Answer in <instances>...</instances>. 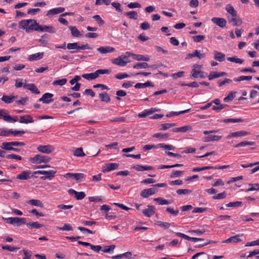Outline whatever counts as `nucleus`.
I'll list each match as a JSON object with an SVG mask.
<instances>
[{
  "label": "nucleus",
  "instance_id": "f257e3e1",
  "mask_svg": "<svg viewBox=\"0 0 259 259\" xmlns=\"http://www.w3.org/2000/svg\"><path fill=\"white\" fill-rule=\"evenodd\" d=\"M19 28L25 30L27 33L33 31L39 32L46 31L50 33H55L54 28L52 26L40 25L36 21L33 19L22 20L19 23Z\"/></svg>",
  "mask_w": 259,
  "mask_h": 259
},
{
  "label": "nucleus",
  "instance_id": "f03ea898",
  "mask_svg": "<svg viewBox=\"0 0 259 259\" xmlns=\"http://www.w3.org/2000/svg\"><path fill=\"white\" fill-rule=\"evenodd\" d=\"M56 170H38L34 172V174H39L45 175L41 176L40 179L42 180H51L55 177V174L56 173Z\"/></svg>",
  "mask_w": 259,
  "mask_h": 259
},
{
  "label": "nucleus",
  "instance_id": "7ed1b4c3",
  "mask_svg": "<svg viewBox=\"0 0 259 259\" xmlns=\"http://www.w3.org/2000/svg\"><path fill=\"white\" fill-rule=\"evenodd\" d=\"M51 160V158L40 154L36 155L33 157L30 158V161L33 163H48Z\"/></svg>",
  "mask_w": 259,
  "mask_h": 259
},
{
  "label": "nucleus",
  "instance_id": "20e7f679",
  "mask_svg": "<svg viewBox=\"0 0 259 259\" xmlns=\"http://www.w3.org/2000/svg\"><path fill=\"white\" fill-rule=\"evenodd\" d=\"M7 223L19 226L20 224H26V219L24 218L11 217L5 219Z\"/></svg>",
  "mask_w": 259,
  "mask_h": 259
},
{
  "label": "nucleus",
  "instance_id": "39448f33",
  "mask_svg": "<svg viewBox=\"0 0 259 259\" xmlns=\"http://www.w3.org/2000/svg\"><path fill=\"white\" fill-rule=\"evenodd\" d=\"M127 57L126 56H121L116 58L113 59L111 62L113 64L120 66H124L128 63Z\"/></svg>",
  "mask_w": 259,
  "mask_h": 259
},
{
  "label": "nucleus",
  "instance_id": "423d86ee",
  "mask_svg": "<svg viewBox=\"0 0 259 259\" xmlns=\"http://www.w3.org/2000/svg\"><path fill=\"white\" fill-rule=\"evenodd\" d=\"M37 150L42 153L50 154L54 151L55 148L53 146L50 145H40L37 147Z\"/></svg>",
  "mask_w": 259,
  "mask_h": 259
},
{
  "label": "nucleus",
  "instance_id": "0eeeda50",
  "mask_svg": "<svg viewBox=\"0 0 259 259\" xmlns=\"http://www.w3.org/2000/svg\"><path fill=\"white\" fill-rule=\"evenodd\" d=\"M157 191L158 190L155 188L144 189L141 192L140 195L142 197L146 198L155 194Z\"/></svg>",
  "mask_w": 259,
  "mask_h": 259
},
{
  "label": "nucleus",
  "instance_id": "6e6552de",
  "mask_svg": "<svg viewBox=\"0 0 259 259\" xmlns=\"http://www.w3.org/2000/svg\"><path fill=\"white\" fill-rule=\"evenodd\" d=\"M243 234H238L235 236H232L228 239L222 241L223 243H237L242 241L241 237Z\"/></svg>",
  "mask_w": 259,
  "mask_h": 259
},
{
  "label": "nucleus",
  "instance_id": "1a4fd4ad",
  "mask_svg": "<svg viewBox=\"0 0 259 259\" xmlns=\"http://www.w3.org/2000/svg\"><path fill=\"white\" fill-rule=\"evenodd\" d=\"M201 67L200 65L196 64L193 66L192 71V76L194 78H204L205 76L203 75V72L201 71L197 70L196 69H199Z\"/></svg>",
  "mask_w": 259,
  "mask_h": 259
},
{
  "label": "nucleus",
  "instance_id": "9d476101",
  "mask_svg": "<svg viewBox=\"0 0 259 259\" xmlns=\"http://www.w3.org/2000/svg\"><path fill=\"white\" fill-rule=\"evenodd\" d=\"M53 97V95L52 94L47 93L44 94L42 97L39 99L38 101L45 104H49L53 101V99H51Z\"/></svg>",
  "mask_w": 259,
  "mask_h": 259
},
{
  "label": "nucleus",
  "instance_id": "9b49d317",
  "mask_svg": "<svg viewBox=\"0 0 259 259\" xmlns=\"http://www.w3.org/2000/svg\"><path fill=\"white\" fill-rule=\"evenodd\" d=\"M68 193L72 195H74L76 200H82L85 197V194L84 192H77L76 191L70 189Z\"/></svg>",
  "mask_w": 259,
  "mask_h": 259
},
{
  "label": "nucleus",
  "instance_id": "f8f14e48",
  "mask_svg": "<svg viewBox=\"0 0 259 259\" xmlns=\"http://www.w3.org/2000/svg\"><path fill=\"white\" fill-rule=\"evenodd\" d=\"M143 214L147 217H150L155 213V208L153 205H148L147 208L142 210Z\"/></svg>",
  "mask_w": 259,
  "mask_h": 259
},
{
  "label": "nucleus",
  "instance_id": "ddd939ff",
  "mask_svg": "<svg viewBox=\"0 0 259 259\" xmlns=\"http://www.w3.org/2000/svg\"><path fill=\"white\" fill-rule=\"evenodd\" d=\"M250 135V133L246 132L245 131H240L236 132L231 133L229 134L227 138L230 139L232 137H244Z\"/></svg>",
  "mask_w": 259,
  "mask_h": 259
},
{
  "label": "nucleus",
  "instance_id": "4468645a",
  "mask_svg": "<svg viewBox=\"0 0 259 259\" xmlns=\"http://www.w3.org/2000/svg\"><path fill=\"white\" fill-rule=\"evenodd\" d=\"M211 21L220 27H224L227 23L226 20L224 18L213 17L211 19Z\"/></svg>",
  "mask_w": 259,
  "mask_h": 259
},
{
  "label": "nucleus",
  "instance_id": "2eb2a0df",
  "mask_svg": "<svg viewBox=\"0 0 259 259\" xmlns=\"http://www.w3.org/2000/svg\"><path fill=\"white\" fill-rule=\"evenodd\" d=\"M97 50L102 54H105L115 51V49L110 46L100 47Z\"/></svg>",
  "mask_w": 259,
  "mask_h": 259
},
{
  "label": "nucleus",
  "instance_id": "dca6fc26",
  "mask_svg": "<svg viewBox=\"0 0 259 259\" xmlns=\"http://www.w3.org/2000/svg\"><path fill=\"white\" fill-rule=\"evenodd\" d=\"M65 11V8L62 7H59L56 8H54L49 10L47 12L46 15L47 16H53L56 14H58L61 13Z\"/></svg>",
  "mask_w": 259,
  "mask_h": 259
},
{
  "label": "nucleus",
  "instance_id": "f3484780",
  "mask_svg": "<svg viewBox=\"0 0 259 259\" xmlns=\"http://www.w3.org/2000/svg\"><path fill=\"white\" fill-rule=\"evenodd\" d=\"M19 122L21 123L27 124L29 123L34 122V120L31 115L26 114L20 116Z\"/></svg>",
  "mask_w": 259,
  "mask_h": 259
},
{
  "label": "nucleus",
  "instance_id": "a211bd4d",
  "mask_svg": "<svg viewBox=\"0 0 259 259\" xmlns=\"http://www.w3.org/2000/svg\"><path fill=\"white\" fill-rule=\"evenodd\" d=\"M23 88L30 91L34 94H39L40 93L37 87L34 83L25 84Z\"/></svg>",
  "mask_w": 259,
  "mask_h": 259
},
{
  "label": "nucleus",
  "instance_id": "6ab92c4d",
  "mask_svg": "<svg viewBox=\"0 0 259 259\" xmlns=\"http://www.w3.org/2000/svg\"><path fill=\"white\" fill-rule=\"evenodd\" d=\"M222 136L218 135H209L203 138L204 142H209L211 141H218L222 138Z\"/></svg>",
  "mask_w": 259,
  "mask_h": 259
},
{
  "label": "nucleus",
  "instance_id": "aec40b11",
  "mask_svg": "<svg viewBox=\"0 0 259 259\" xmlns=\"http://www.w3.org/2000/svg\"><path fill=\"white\" fill-rule=\"evenodd\" d=\"M118 164L116 163H108L106 164L105 168L103 172H108L117 169L118 167Z\"/></svg>",
  "mask_w": 259,
  "mask_h": 259
},
{
  "label": "nucleus",
  "instance_id": "412c9836",
  "mask_svg": "<svg viewBox=\"0 0 259 259\" xmlns=\"http://www.w3.org/2000/svg\"><path fill=\"white\" fill-rule=\"evenodd\" d=\"M44 54V53L43 52L31 54L28 56V59L30 61L38 60L42 58Z\"/></svg>",
  "mask_w": 259,
  "mask_h": 259
},
{
  "label": "nucleus",
  "instance_id": "4be33fe9",
  "mask_svg": "<svg viewBox=\"0 0 259 259\" xmlns=\"http://www.w3.org/2000/svg\"><path fill=\"white\" fill-rule=\"evenodd\" d=\"M132 255V253L131 252H126L122 254L112 256L111 258L112 259H121L123 257H125L127 259H131Z\"/></svg>",
  "mask_w": 259,
  "mask_h": 259
},
{
  "label": "nucleus",
  "instance_id": "5701e85b",
  "mask_svg": "<svg viewBox=\"0 0 259 259\" xmlns=\"http://www.w3.org/2000/svg\"><path fill=\"white\" fill-rule=\"evenodd\" d=\"M214 59L218 61L223 62L225 60V55L221 52L217 51H214Z\"/></svg>",
  "mask_w": 259,
  "mask_h": 259
},
{
  "label": "nucleus",
  "instance_id": "b1692460",
  "mask_svg": "<svg viewBox=\"0 0 259 259\" xmlns=\"http://www.w3.org/2000/svg\"><path fill=\"white\" fill-rule=\"evenodd\" d=\"M30 172L28 170L23 171L17 175V179L19 180H28L30 178Z\"/></svg>",
  "mask_w": 259,
  "mask_h": 259
},
{
  "label": "nucleus",
  "instance_id": "393cba45",
  "mask_svg": "<svg viewBox=\"0 0 259 259\" xmlns=\"http://www.w3.org/2000/svg\"><path fill=\"white\" fill-rule=\"evenodd\" d=\"M195 57L199 59H201L204 57V55L200 54L198 50H195L193 53L188 54L186 57V59H191Z\"/></svg>",
  "mask_w": 259,
  "mask_h": 259
},
{
  "label": "nucleus",
  "instance_id": "a878e982",
  "mask_svg": "<svg viewBox=\"0 0 259 259\" xmlns=\"http://www.w3.org/2000/svg\"><path fill=\"white\" fill-rule=\"evenodd\" d=\"M124 15L127 17L129 19L137 20L138 19V13L135 11H132L124 13Z\"/></svg>",
  "mask_w": 259,
  "mask_h": 259
},
{
  "label": "nucleus",
  "instance_id": "bb28decb",
  "mask_svg": "<svg viewBox=\"0 0 259 259\" xmlns=\"http://www.w3.org/2000/svg\"><path fill=\"white\" fill-rule=\"evenodd\" d=\"M225 9L226 11L229 13L233 17H236L237 15L236 11L234 9L233 7L231 5H227L226 6Z\"/></svg>",
  "mask_w": 259,
  "mask_h": 259
},
{
  "label": "nucleus",
  "instance_id": "cd10ccee",
  "mask_svg": "<svg viewBox=\"0 0 259 259\" xmlns=\"http://www.w3.org/2000/svg\"><path fill=\"white\" fill-rule=\"evenodd\" d=\"M229 21V22H233L234 26H240L242 23L241 19L238 15L236 17H233Z\"/></svg>",
  "mask_w": 259,
  "mask_h": 259
},
{
  "label": "nucleus",
  "instance_id": "c85d7f7f",
  "mask_svg": "<svg viewBox=\"0 0 259 259\" xmlns=\"http://www.w3.org/2000/svg\"><path fill=\"white\" fill-rule=\"evenodd\" d=\"M155 201L157 202L159 205L170 204L172 203L171 200H165L161 197H158L154 199Z\"/></svg>",
  "mask_w": 259,
  "mask_h": 259
},
{
  "label": "nucleus",
  "instance_id": "c756f323",
  "mask_svg": "<svg viewBox=\"0 0 259 259\" xmlns=\"http://www.w3.org/2000/svg\"><path fill=\"white\" fill-rule=\"evenodd\" d=\"M26 224L27 226L30 228V229H38L40 227H42V225H41L39 224L38 222H29L26 223Z\"/></svg>",
  "mask_w": 259,
  "mask_h": 259
},
{
  "label": "nucleus",
  "instance_id": "7c9ffc66",
  "mask_svg": "<svg viewBox=\"0 0 259 259\" xmlns=\"http://www.w3.org/2000/svg\"><path fill=\"white\" fill-rule=\"evenodd\" d=\"M82 77L88 80H93L94 79L97 78V73H96V72L91 73H87V74H84L82 75Z\"/></svg>",
  "mask_w": 259,
  "mask_h": 259
},
{
  "label": "nucleus",
  "instance_id": "2f4dec72",
  "mask_svg": "<svg viewBox=\"0 0 259 259\" xmlns=\"http://www.w3.org/2000/svg\"><path fill=\"white\" fill-rule=\"evenodd\" d=\"M0 118L3 119L5 121L8 122V121L11 120V117L7 114L6 110H0Z\"/></svg>",
  "mask_w": 259,
  "mask_h": 259
},
{
  "label": "nucleus",
  "instance_id": "473e14b6",
  "mask_svg": "<svg viewBox=\"0 0 259 259\" xmlns=\"http://www.w3.org/2000/svg\"><path fill=\"white\" fill-rule=\"evenodd\" d=\"M255 145V143L254 142H250V141H242V142L239 143L237 145L234 146V147L235 148H238L240 147L245 146H247V145L252 146V145Z\"/></svg>",
  "mask_w": 259,
  "mask_h": 259
},
{
  "label": "nucleus",
  "instance_id": "72a5a7b5",
  "mask_svg": "<svg viewBox=\"0 0 259 259\" xmlns=\"http://www.w3.org/2000/svg\"><path fill=\"white\" fill-rule=\"evenodd\" d=\"M28 203L30 205L38 206L40 207H42L44 206V204L41 201L37 199H31L28 201Z\"/></svg>",
  "mask_w": 259,
  "mask_h": 259
},
{
  "label": "nucleus",
  "instance_id": "f704fd0d",
  "mask_svg": "<svg viewBox=\"0 0 259 259\" xmlns=\"http://www.w3.org/2000/svg\"><path fill=\"white\" fill-rule=\"evenodd\" d=\"M16 98L17 96H9L7 95H4L1 100L6 103H11Z\"/></svg>",
  "mask_w": 259,
  "mask_h": 259
},
{
  "label": "nucleus",
  "instance_id": "c9c22d12",
  "mask_svg": "<svg viewBox=\"0 0 259 259\" xmlns=\"http://www.w3.org/2000/svg\"><path fill=\"white\" fill-rule=\"evenodd\" d=\"M69 29L71 31V34L74 37H79L80 35L79 31L75 26H69Z\"/></svg>",
  "mask_w": 259,
  "mask_h": 259
},
{
  "label": "nucleus",
  "instance_id": "e433bc0d",
  "mask_svg": "<svg viewBox=\"0 0 259 259\" xmlns=\"http://www.w3.org/2000/svg\"><path fill=\"white\" fill-rule=\"evenodd\" d=\"M99 96L101 100L103 102L108 103L110 101V98L109 96L106 92L100 94Z\"/></svg>",
  "mask_w": 259,
  "mask_h": 259
},
{
  "label": "nucleus",
  "instance_id": "4c0bfd02",
  "mask_svg": "<svg viewBox=\"0 0 259 259\" xmlns=\"http://www.w3.org/2000/svg\"><path fill=\"white\" fill-rule=\"evenodd\" d=\"M227 60L231 62H234L235 63L242 64L244 62V60L237 58L236 56H233L231 57H228Z\"/></svg>",
  "mask_w": 259,
  "mask_h": 259
},
{
  "label": "nucleus",
  "instance_id": "58836bf2",
  "mask_svg": "<svg viewBox=\"0 0 259 259\" xmlns=\"http://www.w3.org/2000/svg\"><path fill=\"white\" fill-rule=\"evenodd\" d=\"M73 155L76 157H83L85 155L82 148H76L73 152Z\"/></svg>",
  "mask_w": 259,
  "mask_h": 259
},
{
  "label": "nucleus",
  "instance_id": "ea45409f",
  "mask_svg": "<svg viewBox=\"0 0 259 259\" xmlns=\"http://www.w3.org/2000/svg\"><path fill=\"white\" fill-rule=\"evenodd\" d=\"M243 119L241 118H227L222 120V122L224 123H230V122H243Z\"/></svg>",
  "mask_w": 259,
  "mask_h": 259
},
{
  "label": "nucleus",
  "instance_id": "a19ab883",
  "mask_svg": "<svg viewBox=\"0 0 259 259\" xmlns=\"http://www.w3.org/2000/svg\"><path fill=\"white\" fill-rule=\"evenodd\" d=\"M175 126H176L175 123H163L160 124L159 130H166Z\"/></svg>",
  "mask_w": 259,
  "mask_h": 259
},
{
  "label": "nucleus",
  "instance_id": "79ce46f5",
  "mask_svg": "<svg viewBox=\"0 0 259 259\" xmlns=\"http://www.w3.org/2000/svg\"><path fill=\"white\" fill-rule=\"evenodd\" d=\"M248 185L250 188L246 190L245 192L259 190V184H249Z\"/></svg>",
  "mask_w": 259,
  "mask_h": 259
},
{
  "label": "nucleus",
  "instance_id": "37998d69",
  "mask_svg": "<svg viewBox=\"0 0 259 259\" xmlns=\"http://www.w3.org/2000/svg\"><path fill=\"white\" fill-rule=\"evenodd\" d=\"M67 82V79L62 78L58 80H55L53 82L54 85H60L62 86L65 84Z\"/></svg>",
  "mask_w": 259,
  "mask_h": 259
},
{
  "label": "nucleus",
  "instance_id": "c03bdc74",
  "mask_svg": "<svg viewBox=\"0 0 259 259\" xmlns=\"http://www.w3.org/2000/svg\"><path fill=\"white\" fill-rule=\"evenodd\" d=\"M149 67V65L147 63H138L134 65L133 68L135 69L146 68Z\"/></svg>",
  "mask_w": 259,
  "mask_h": 259
},
{
  "label": "nucleus",
  "instance_id": "a18cd8bd",
  "mask_svg": "<svg viewBox=\"0 0 259 259\" xmlns=\"http://www.w3.org/2000/svg\"><path fill=\"white\" fill-rule=\"evenodd\" d=\"M252 79L251 76H241L233 79L235 81H241L243 80H250Z\"/></svg>",
  "mask_w": 259,
  "mask_h": 259
},
{
  "label": "nucleus",
  "instance_id": "49530a36",
  "mask_svg": "<svg viewBox=\"0 0 259 259\" xmlns=\"http://www.w3.org/2000/svg\"><path fill=\"white\" fill-rule=\"evenodd\" d=\"M12 130L1 129L0 130V136L4 137H8L11 134Z\"/></svg>",
  "mask_w": 259,
  "mask_h": 259
},
{
  "label": "nucleus",
  "instance_id": "de8ad7c7",
  "mask_svg": "<svg viewBox=\"0 0 259 259\" xmlns=\"http://www.w3.org/2000/svg\"><path fill=\"white\" fill-rule=\"evenodd\" d=\"M236 92H231L229 93L228 95L224 99V101L225 102H228L233 100L235 97L234 94Z\"/></svg>",
  "mask_w": 259,
  "mask_h": 259
},
{
  "label": "nucleus",
  "instance_id": "09e8293b",
  "mask_svg": "<svg viewBox=\"0 0 259 259\" xmlns=\"http://www.w3.org/2000/svg\"><path fill=\"white\" fill-rule=\"evenodd\" d=\"M219 72L211 71L209 75L208 76V78L209 80H211L214 78H219Z\"/></svg>",
  "mask_w": 259,
  "mask_h": 259
},
{
  "label": "nucleus",
  "instance_id": "8fccbe9b",
  "mask_svg": "<svg viewBox=\"0 0 259 259\" xmlns=\"http://www.w3.org/2000/svg\"><path fill=\"white\" fill-rule=\"evenodd\" d=\"M210 169H213V166H202L201 167H194L193 168L192 171L194 172H196Z\"/></svg>",
  "mask_w": 259,
  "mask_h": 259
},
{
  "label": "nucleus",
  "instance_id": "3c124183",
  "mask_svg": "<svg viewBox=\"0 0 259 259\" xmlns=\"http://www.w3.org/2000/svg\"><path fill=\"white\" fill-rule=\"evenodd\" d=\"M1 147L2 149L6 150H11V148L13 147V146L11 145L10 142H3L2 144Z\"/></svg>",
  "mask_w": 259,
  "mask_h": 259
},
{
  "label": "nucleus",
  "instance_id": "603ef678",
  "mask_svg": "<svg viewBox=\"0 0 259 259\" xmlns=\"http://www.w3.org/2000/svg\"><path fill=\"white\" fill-rule=\"evenodd\" d=\"M169 135L168 134L156 133L153 135V137L162 139H166L169 137Z\"/></svg>",
  "mask_w": 259,
  "mask_h": 259
},
{
  "label": "nucleus",
  "instance_id": "864d4df0",
  "mask_svg": "<svg viewBox=\"0 0 259 259\" xmlns=\"http://www.w3.org/2000/svg\"><path fill=\"white\" fill-rule=\"evenodd\" d=\"M57 229L62 231H72L73 230L71 226L68 224H65L62 227H57Z\"/></svg>",
  "mask_w": 259,
  "mask_h": 259
},
{
  "label": "nucleus",
  "instance_id": "5fc2aeb1",
  "mask_svg": "<svg viewBox=\"0 0 259 259\" xmlns=\"http://www.w3.org/2000/svg\"><path fill=\"white\" fill-rule=\"evenodd\" d=\"M96 72V73H97V77H98L100 74H110L111 72V69H98L97 70Z\"/></svg>",
  "mask_w": 259,
  "mask_h": 259
},
{
  "label": "nucleus",
  "instance_id": "6e6d98bb",
  "mask_svg": "<svg viewBox=\"0 0 259 259\" xmlns=\"http://www.w3.org/2000/svg\"><path fill=\"white\" fill-rule=\"evenodd\" d=\"M156 224L164 229H168L170 226V223L161 221H157Z\"/></svg>",
  "mask_w": 259,
  "mask_h": 259
},
{
  "label": "nucleus",
  "instance_id": "4d7b16f0",
  "mask_svg": "<svg viewBox=\"0 0 259 259\" xmlns=\"http://www.w3.org/2000/svg\"><path fill=\"white\" fill-rule=\"evenodd\" d=\"M242 204V202L241 201H236V202H230L228 204H227L226 205L227 207H239L241 206Z\"/></svg>",
  "mask_w": 259,
  "mask_h": 259
},
{
  "label": "nucleus",
  "instance_id": "13d9d810",
  "mask_svg": "<svg viewBox=\"0 0 259 259\" xmlns=\"http://www.w3.org/2000/svg\"><path fill=\"white\" fill-rule=\"evenodd\" d=\"M159 148H164L169 150H172L175 149V147L171 145H166L163 143L158 144Z\"/></svg>",
  "mask_w": 259,
  "mask_h": 259
},
{
  "label": "nucleus",
  "instance_id": "bf43d9fd",
  "mask_svg": "<svg viewBox=\"0 0 259 259\" xmlns=\"http://www.w3.org/2000/svg\"><path fill=\"white\" fill-rule=\"evenodd\" d=\"M78 44L77 42L69 43L67 45V49L68 50H78Z\"/></svg>",
  "mask_w": 259,
  "mask_h": 259
},
{
  "label": "nucleus",
  "instance_id": "052dcab7",
  "mask_svg": "<svg viewBox=\"0 0 259 259\" xmlns=\"http://www.w3.org/2000/svg\"><path fill=\"white\" fill-rule=\"evenodd\" d=\"M115 248V245H111L109 246H105L104 248L102 250L104 252L108 253L110 251H113Z\"/></svg>",
  "mask_w": 259,
  "mask_h": 259
},
{
  "label": "nucleus",
  "instance_id": "680f3d73",
  "mask_svg": "<svg viewBox=\"0 0 259 259\" xmlns=\"http://www.w3.org/2000/svg\"><path fill=\"white\" fill-rule=\"evenodd\" d=\"M6 158L8 159H16L18 160H21L22 159L20 156L15 154H9L6 156Z\"/></svg>",
  "mask_w": 259,
  "mask_h": 259
},
{
  "label": "nucleus",
  "instance_id": "e2e57ef3",
  "mask_svg": "<svg viewBox=\"0 0 259 259\" xmlns=\"http://www.w3.org/2000/svg\"><path fill=\"white\" fill-rule=\"evenodd\" d=\"M84 177L85 175L82 173H74L73 178L77 181H80Z\"/></svg>",
  "mask_w": 259,
  "mask_h": 259
},
{
  "label": "nucleus",
  "instance_id": "0e129e2a",
  "mask_svg": "<svg viewBox=\"0 0 259 259\" xmlns=\"http://www.w3.org/2000/svg\"><path fill=\"white\" fill-rule=\"evenodd\" d=\"M2 248L3 250H8L10 251H14L19 249V247H12L8 245L2 246Z\"/></svg>",
  "mask_w": 259,
  "mask_h": 259
},
{
  "label": "nucleus",
  "instance_id": "69168bd1",
  "mask_svg": "<svg viewBox=\"0 0 259 259\" xmlns=\"http://www.w3.org/2000/svg\"><path fill=\"white\" fill-rule=\"evenodd\" d=\"M232 82V80L226 78L222 81H219L218 82V84H219V86L220 87H221L223 85L226 84V83H231Z\"/></svg>",
  "mask_w": 259,
  "mask_h": 259
},
{
  "label": "nucleus",
  "instance_id": "338daca9",
  "mask_svg": "<svg viewBox=\"0 0 259 259\" xmlns=\"http://www.w3.org/2000/svg\"><path fill=\"white\" fill-rule=\"evenodd\" d=\"M205 38V36L202 35H198L196 36H194L192 37L193 40L194 41L196 42H199L202 40H203Z\"/></svg>",
  "mask_w": 259,
  "mask_h": 259
},
{
  "label": "nucleus",
  "instance_id": "774afa93",
  "mask_svg": "<svg viewBox=\"0 0 259 259\" xmlns=\"http://www.w3.org/2000/svg\"><path fill=\"white\" fill-rule=\"evenodd\" d=\"M111 5L115 8L116 10L118 12H122V10L121 8V5L119 3L113 2Z\"/></svg>",
  "mask_w": 259,
  "mask_h": 259
}]
</instances>
